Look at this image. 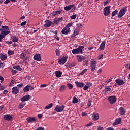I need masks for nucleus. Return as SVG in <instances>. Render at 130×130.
<instances>
[{
    "label": "nucleus",
    "mask_w": 130,
    "mask_h": 130,
    "mask_svg": "<svg viewBox=\"0 0 130 130\" xmlns=\"http://www.w3.org/2000/svg\"><path fill=\"white\" fill-rule=\"evenodd\" d=\"M53 106V103H50V104L47 105L45 107V109H49V108H51Z\"/></svg>",
    "instance_id": "obj_33"
},
{
    "label": "nucleus",
    "mask_w": 130,
    "mask_h": 130,
    "mask_svg": "<svg viewBox=\"0 0 130 130\" xmlns=\"http://www.w3.org/2000/svg\"><path fill=\"white\" fill-rule=\"evenodd\" d=\"M1 32L2 33V35H4L5 37L6 35H8V34H10V33H11V31L8 30H4Z\"/></svg>",
    "instance_id": "obj_30"
},
{
    "label": "nucleus",
    "mask_w": 130,
    "mask_h": 130,
    "mask_svg": "<svg viewBox=\"0 0 130 130\" xmlns=\"http://www.w3.org/2000/svg\"><path fill=\"white\" fill-rule=\"evenodd\" d=\"M105 93H108V92H110L111 91V88L109 87V86H106L105 87Z\"/></svg>",
    "instance_id": "obj_32"
},
{
    "label": "nucleus",
    "mask_w": 130,
    "mask_h": 130,
    "mask_svg": "<svg viewBox=\"0 0 130 130\" xmlns=\"http://www.w3.org/2000/svg\"><path fill=\"white\" fill-rule=\"evenodd\" d=\"M13 118H14V116L13 115L7 114L4 115V119L7 121H12Z\"/></svg>",
    "instance_id": "obj_4"
},
{
    "label": "nucleus",
    "mask_w": 130,
    "mask_h": 130,
    "mask_svg": "<svg viewBox=\"0 0 130 130\" xmlns=\"http://www.w3.org/2000/svg\"><path fill=\"white\" fill-rule=\"evenodd\" d=\"M73 26V23H69L66 25V27L68 29H70V27H72Z\"/></svg>",
    "instance_id": "obj_45"
},
{
    "label": "nucleus",
    "mask_w": 130,
    "mask_h": 130,
    "mask_svg": "<svg viewBox=\"0 0 130 130\" xmlns=\"http://www.w3.org/2000/svg\"><path fill=\"white\" fill-rule=\"evenodd\" d=\"M73 34L77 36L78 35V34H79V31L78 30V29H75L74 32H73Z\"/></svg>",
    "instance_id": "obj_48"
},
{
    "label": "nucleus",
    "mask_w": 130,
    "mask_h": 130,
    "mask_svg": "<svg viewBox=\"0 0 130 130\" xmlns=\"http://www.w3.org/2000/svg\"><path fill=\"white\" fill-rule=\"evenodd\" d=\"M89 64V61L85 60L83 62V66H88Z\"/></svg>",
    "instance_id": "obj_49"
},
{
    "label": "nucleus",
    "mask_w": 130,
    "mask_h": 130,
    "mask_svg": "<svg viewBox=\"0 0 130 130\" xmlns=\"http://www.w3.org/2000/svg\"><path fill=\"white\" fill-rule=\"evenodd\" d=\"M116 98L115 96H110L108 98V100L110 104H113V103H115L116 102Z\"/></svg>",
    "instance_id": "obj_7"
},
{
    "label": "nucleus",
    "mask_w": 130,
    "mask_h": 130,
    "mask_svg": "<svg viewBox=\"0 0 130 130\" xmlns=\"http://www.w3.org/2000/svg\"><path fill=\"white\" fill-rule=\"evenodd\" d=\"M55 52L57 56H59L60 55V51H59V50L56 49Z\"/></svg>",
    "instance_id": "obj_40"
},
{
    "label": "nucleus",
    "mask_w": 130,
    "mask_h": 130,
    "mask_svg": "<svg viewBox=\"0 0 130 130\" xmlns=\"http://www.w3.org/2000/svg\"><path fill=\"white\" fill-rule=\"evenodd\" d=\"M71 32V30L70 28H68V27H65L62 29L61 30V33L62 34H65V35H68V33H70Z\"/></svg>",
    "instance_id": "obj_13"
},
{
    "label": "nucleus",
    "mask_w": 130,
    "mask_h": 130,
    "mask_svg": "<svg viewBox=\"0 0 130 130\" xmlns=\"http://www.w3.org/2000/svg\"><path fill=\"white\" fill-rule=\"evenodd\" d=\"M88 71V69H85L84 70H83L80 73V75H84V74H85V73H87V71Z\"/></svg>",
    "instance_id": "obj_43"
},
{
    "label": "nucleus",
    "mask_w": 130,
    "mask_h": 130,
    "mask_svg": "<svg viewBox=\"0 0 130 130\" xmlns=\"http://www.w3.org/2000/svg\"><path fill=\"white\" fill-rule=\"evenodd\" d=\"M12 41L13 42H18V41H19V38H18L17 36H14L12 38Z\"/></svg>",
    "instance_id": "obj_28"
},
{
    "label": "nucleus",
    "mask_w": 130,
    "mask_h": 130,
    "mask_svg": "<svg viewBox=\"0 0 130 130\" xmlns=\"http://www.w3.org/2000/svg\"><path fill=\"white\" fill-rule=\"evenodd\" d=\"M76 26L77 28H82V26H83V25H82L81 23H79V24H77Z\"/></svg>",
    "instance_id": "obj_53"
},
{
    "label": "nucleus",
    "mask_w": 130,
    "mask_h": 130,
    "mask_svg": "<svg viewBox=\"0 0 130 130\" xmlns=\"http://www.w3.org/2000/svg\"><path fill=\"white\" fill-rule=\"evenodd\" d=\"M2 28H3V29H4V31H9V30H10V28H9V26H2Z\"/></svg>",
    "instance_id": "obj_39"
},
{
    "label": "nucleus",
    "mask_w": 130,
    "mask_h": 130,
    "mask_svg": "<svg viewBox=\"0 0 130 130\" xmlns=\"http://www.w3.org/2000/svg\"><path fill=\"white\" fill-rule=\"evenodd\" d=\"M64 105H62L59 106V105H56L54 110L57 112H61V111H63V109H64Z\"/></svg>",
    "instance_id": "obj_6"
},
{
    "label": "nucleus",
    "mask_w": 130,
    "mask_h": 130,
    "mask_svg": "<svg viewBox=\"0 0 130 130\" xmlns=\"http://www.w3.org/2000/svg\"><path fill=\"white\" fill-rule=\"evenodd\" d=\"M57 19H58V21L59 22V23H60V22H61V21H62V20H63V18L62 17H60Z\"/></svg>",
    "instance_id": "obj_57"
},
{
    "label": "nucleus",
    "mask_w": 130,
    "mask_h": 130,
    "mask_svg": "<svg viewBox=\"0 0 130 130\" xmlns=\"http://www.w3.org/2000/svg\"><path fill=\"white\" fill-rule=\"evenodd\" d=\"M82 116H86L87 115V113L86 112H82L81 113Z\"/></svg>",
    "instance_id": "obj_61"
},
{
    "label": "nucleus",
    "mask_w": 130,
    "mask_h": 130,
    "mask_svg": "<svg viewBox=\"0 0 130 130\" xmlns=\"http://www.w3.org/2000/svg\"><path fill=\"white\" fill-rule=\"evenodd\" d=\"M105 44H106L105 41L103 42L101 44V45L99 47V49H100V50H104V49L105 48Z\"/></svg>",
    "instance_id": "obj_23"
},
{
    "label": "nucleus",
    "mask_w": 130,
    "mask_h": 130,
    "mask_svg": "<svg viewBox=\"0 0 130 130\" xmlns=\"http://www.w3.org/2000/svg\"><path fill=\"white\" fill-rule=\"evenodd\" d=\"M5 38V36L2 34V32L0 34V42H2V39Z\"/></svg>",
    "instance_id": "obj_46"
},
{
    "label": "nucleus",
    "mask_w": 130,
    "mask_h": 130,
    "mask_svg": "<svg viewBox=\"0 0 130 130\" xmlns=\"http://www.w3.org/2000/svg\"><path fill=\"white\" fill-rule=\"evenodd\" d=\"M77 18V14H74L70 16L71 20H74Z\"/></svg>",
    "instance_id": "obj_44"
},
{
    "label": "nucleus",
    "mask_w": 130,
    "mask_h": 130,
    "mask_svg": "<svg viewBox=\"0 0 130 130\" xmlns=\"http://www.w3.org/2000/svg\"><path fill=\"white\" fill-rule=\"evenodd\" d=\"M67 87L69 89V90H72V89H73V88H74V86H73V84H72L71 83H68Z\"/></svg>",
    "instance_id": "obj_35"
},
{
    "label": "nucleus",
    "mask_w": 130,
    "mask_h": 130,
    "mask_svg": "<svg viewBox=\"0 0 130 130\" xmlns=\"http://www.w3.org/2000/svg\"><path fill=\"white\" fill-rule=\"evenodd\" d=\"M5 86H0V91H3L5 89Z\"/></svg>",
    "instance_id": "obj_59"
},
{
    "label": "nucleus",
    "mask_w": 130,
    "mask_h": 130,
    "mask_svg": "<svg viewBox=\"0 0 130 130\" xmlns=\"http://www.w3.org/2000/svg\"><path fill=\"white\" fill-rule=\"evenodd\" d=\"M118 13V10L117 9H116L114 11H113L112 12V17H114L116 15H117Z\"/></svg>",
    "instance_id": "obj_34"
},
{
    "label": "nucleus",
    "mask_w": 130,
    "mask_h": 130,
    "mask_svg": "<svg viewBox=\"0 0 130 130\" xmlns=\"http://www.w3.org/2000/svg\"><path fill=\"white\" fill-rule=\"evenodd\" d=\"M90 70L92 72H94L96 69H97V61L95 60H91L90 61Z\"/></svg>",
    "instance_id": "obj_2"
},
{
    "label": "nucleus",
    "mask_w": 130,
    "mask_h": 130,
    "mask_svg": "<svg viewBox=\"0 0 130 130\" xmlns=\"http://www.w3.org/2000/svg\"><path fill=\"white\" fill-rule=\"evenodd\" d=\"M26 24H27V21H23L21 23L20 26H25V25H26Z\"/></svg>",
    "instance_id": "obj_50"
},
{
    "label": "nucleus",
    "mask_w": 130,
    "mask_h": 130,
    "mask_svg": "<svg viewBox=\"0 0 130 130\" xmlns=\"http://www.w3.org/2000/svg\"><path fill=\"white\" fill-rule=\"evenodd\" d=\"M25 105H26V103L22 102L21 103L19 104V105H18V108L19 109H22V108H23V107H24Z\"/></svg>",
    "instance_id": "obj_25"
},
{
    "label": "nucleus",
    "mask_w": 130,
    "mask_h": 130,
    "mask_svg": "<svg viewBox=\"0 0 130 130\" xmlns=\"http://www.w3.org/2000/svg\"><path fill=\"white\" fill-rule=\"evenodd\" d=\"M7 55H4V54H1L0 58L1 60H6L7 59Z\"/></svg>",
    "instance_id": "obj_26"
},
{
    "label": "nucleus",
    "mask_w": 130,
    "mask_h": 130,
    "mask_svg": "<svg viewBox=\"0 0 130 130\" xmlns=\"http://www.w3.org/2000/svg\"><path fill=\"white\" fill-rule=\"evenodd\" d=\"M30 99H31V96H30V95L27 94L23 96L21 99V101H22V102H25V101H28V100H30Z\"/></svg>",
    "instance_id": "obj_10"
},
{
    "label": "nucleus",
    "mask_w": 130,
    "mask_h": 130,
    "mask_svg": "<svg viewBox=\"0 0 130 130\" xmlns=\"http://www.w3.org/2000/svg\"><path fill=\"white\" fill-rule=\"evenodd\" d=\"M86 86H87L88 87V88H90L91 87H92V86H93V84L92 83L88 82L86 84Z\"/></svg>",
    "instance_id": "obj_47"
},
{
    "label": "nucleus",
    "mask_w": 130,
    "mask_h": 130,
    "mask_svg": "<svg viewBox=\"0 0 130 130\" xmlns=\"http://www.w3.org/2000/svg\"><path fill=\"white\" fill-rule=\"evenodd\" d=\"M106 130H114V128L112 127H109L107 128Z\"/></svg>",
    "instance_id": "obj_62"
},
{
    "label": "nucleus",
    "mask_w": 130,
    "mask_h": 130,
    "mask_svg": "<svg viewBox=\"0 0 130 130\" xmlns=\"http://www.w3.org/2000/svg\"><path fill=\"white\" fill-rule=\"evenodd\" d=\"M20 58H22V59H24L25 57H26V54L24 53H22L20 55Z\"/></svg>",
    "instance_id": "obj_38"
},
{
    "label": "nucleus",
    "mask_w": 130,
    "mask_h": 130,
    "mask_svg": "<svg viewBox=\"0 0 130 130\" xmlns=\"http://www.w3.org/2000/svg\"><path fill=\"white\" fill-rule=\"evenodd\" d=\"M115 82L119 86H122L124 84V82L121 79H116Z\"/></svg>",
    "instance_id": "obj_19"
},
{
    "label": "nucleus",
    "mask_w": 130,
    "mask_h": 130,
    "mask_svg": "<svg viewBox=\"0 0 130 130\" xmlns=\"http://www.w3.org/2000/svg\"><path fill=\"white\" fill-rule=\"evenodd\" d=\"M103 14L104 16H108L110 14V6H107L104 8Z\"/></svg>",
    "instance_id": "obj_5"
},
{
    "label": "nucleus",
    "mask_w": 130,
    "mask_h": 130,
    "mask_svg": "<svg viewBox=\"0 0 130 130\" xmlns=\"http://www.w3.org/2000/svg\"><path fill=\"white\" fill-rule=\"evenodd\" d=\"M55 75L57 78H60L61 75H62V72L59 71H56L55 72Z\"/></svg>",
    "instance_id": "obj_22"
},
{
    "label": "nucleus",
    "mask_w": 130,
    "mask_h": 130,
    "mask_svg": "<svg viewBox=\"0 0 130 130\" xmlns=\"http://www.w3.org/2000/svg\"><path fill=\"white\" fill-rule=\"evenodd\" d=\"M11 2V0H6L4 2V4H9Z\"/></svg>",
    "instance_id": "obj_64"
},
{
    "label": "nucleus",
    "mask_w": 130,
    "mask_h": 130,
    "mask_svg": "<svg viewBox=\"0 0 130 130\" xmlns=\"http://www.w3.org/2000/svg\"><path fill=\"white\" fill-rule=\"evenodd\" d=\"M125 13H126V8L124 7L120 10L118 15V18H122V17H123V16L125 15Z\"/></svg>",
    "instance_id": "obj_3"
},
{
    "label": "nucleus",
    "mask_w": 130,
    "mask_h": 130,
    "mask_svg": "<svg viewBox=\"0 0 130 130\" xmlns=\"http://www.w3.org/2000/svg\"><path fill=\"white\" fill-rule=\"evenodd\" d=\"M53 23L54 24V25L55 26V25H57V24H58V23L59 22L58 21V20L56 18L54 19Z\"/></svg>",
    "instance_id": "obj_41"
},
{
    "label": "nucleus",
    "mask_w": 130,
    "mask_h": 130,
    "mask_svg": "<svg viewBox=\"0 0 130 130\" xmlns=\"http://www.w3.org/2000/svg\"><path fill=\"white\" fill-rule=\"evenodd\" d=\"M107 83H110V82H112V78L107 80Z\"/></svg>",
    "instance_id": "obj_63"
},
{
    "label": "nucleus",
    "mask_w": 130,
    "mask_h": 130,
    "mask_svg": "<svg viewBox=\"0 0 130 130\" xmlns=\"http://www.w3.org/2000/svg\"><path fill=\"white\" fill-rule=\"evenodd\" d=\"M23 86V83H20V84L17 85L18 88H22Z\"/></svg>",
    "instance_id": "obj_56"
},
{
    "label": "nucleus",
    "mask_w": 130,
    "mask_h": 130,
    "mask_svg": "<svg viewBox=\"0 0 130 130\" xmlns=\"http://www.w3.org/2000/svg\"><path fill=\"white\" fill-rule=\"evenodd\" d=\"M121 122V118H119L118 119H116L115 121V122L113 123V125H117V124H120V123Z\"/></svg>",
    "instance_id": "obj_20"
},
{
    "label": "nucleus",
    "mask_w": 130,
    "mask_h": 130,
    "mask_svg": "<svg viewBox=\"0 0 130 130\" xmlns=\"http://www.w3.org/2000/svg\"><path fill=\"white\" fill-rule=\"evenodd\" d=\"M31 87V85H27L26 86H25L24 89H23V91L26 92H29L30 90V87Z\"/></svg>",
    "instance_id": "obj_24"
},
{
    "label": "nucleus",
    "mask_w": 130,
    "mask_h": 130,
    "mask_svg": "<svg viewBox=\"0 0 130 130\" xmlns=\"http://www.w3.org/2000/svg\"><path fill=\"white\" fill-rule=\"evenodd\" d=\"M89 89V87L87 86V85H86L84 87H83V90L84 91H87Z\"/></svg>",
    "instance_id": "obj_51"
},
{
    "label": "nucleus",
    "mask_w": 130,
    "mask_h": 130,
    "mask_svg": "<svg viewBox=\"0 0 130 130\" xmlns=\"http://www.w3.org/2000/svg\"><path fill=\"white\" fill-rule=\"evenodd\" d=\"M26 120H27L28 122H29V123L35 122V121H36V118L28 117L26 119Z\"/></svg>",
    "instance_id": "obj_21"
},
{
    "label": "nucleus",
    "mask_w": 130,
    "mask_h": 130,
    "mask_svg": "<svg viewBox=\"0 0 130 130\" xmlns=\"http://www.w3.org/2000/svg\"><path fill=\"white\" fill-rule=\"evenodd\" d=\"M51 25H52V22L50 20H46L45 21L44 27H46V28H49Z\"/></svg>",
    "instance_id": "obj_12"
},
{
    "label": "nucleus",
    "mask_w": 130,
    "mask_h": 130,
    "mask_svg": "<svg viewBox=\"0 0 130 130\" xmlns=\"http://www.w3.org/2000/svg\"><path fill=\"white\" fill-rule=\"evenodd\" d=\"M72 102L73 103H74V104L78 103V99H77L76 96H74Z\"/></svg>",
    "instance_id": "obj_37"
},
{
    "label": "nucleus",
    "mask_w": 130,
    "mask_h": 130,
    "mask_svg": "<svg viewBox=\"0 0 130 130\" xmlns=\"http://www.w3.org/2000/svg\"><path fill=\"white\" fill-rule=\"evenodd\" d=\"M66 89H67V86H66L64 85H63L60 87L59 91L64 92V91H66Z\"/></svg>",
    "instance_id": "obj_27"
},
{
    "label": "nucleus",
    "mask_w": 130,
    "mask_h": 130,
    "mask_svg": "<svg viewBox=\"0 0 130 130\" xmlns=\"http://www.w3.org/2000/svg\"><path fill=\"white\" fill-rule=\"evenodd\" d=\"M68 59V56H65L61 59H60L58 61V63H59V64H64L66 63V62H67V60Z\"/></svg>",
    "instance_id": "obj_8"
},
{
    "label": "nucleus",
    "mask_w": 130,
    "mask_h": 130,
    "mask_svg": "<svg viewBox=\"0 0 130 130\" xmlns=\"http://www.w3.org/2000/svg\"><path fill=\"white\" fill-rule=\"evenodd\" d=\"M13 68L15 70H18V71H21L22 70V68H21V66H20V65L14 66H13Z\"/></svg>",
    "instance_id": "obj_31"
},
{
    "label": "nucleus",
    "mask_w": 130,
    "mask_h": 130,
    "mask_svg": "<svg viewBox=\"0 0 130 130\" xmlns=\"http://www.w3.org/2000/svg\"><path fill=\"white\" fill-rule=\"evenodd\" d=\"M36 130H45V129L44 128V127H39Z\"/></svg>",
    "instance_id": "obj_54"
},
{
    "label": "nucleus",
    "mask_w": 130,
    "mask_h": 130,
    "mask_svg": "<svg viewBox=\"0 0 130 130\" xmlns=\"http://www.w3.org/2000/svg\"><path fill=\"white\" fill-rule=\"evenodd\" d=\"M85 56L82 55H77V59L79 62H82L83 60H85Z\"/></svg>",
    "instance_id": "obj_14"
},
{
    "label": "nucleus",
    "mask_w": 130,
    "mask_h": 130,
    "mask_svg": "<svg viewBox=\"0 0 130 130\" xmlns=\"http://www.w3.org/2000/svg\"><path fill=\"white\" fill-rule=\"evenodd\" d=\"M97 130H104V128L103 127H101L100 126L98 127V129Z\"/></svg>",
    "instance_id": "obj_58"
},
{
    "label": "nucleus",
    "mask_w": 130,
    "mask_h": 130,
    "mask_svg": "<svg viewBox=\"0 0 130 130\" xmlns=\"http://www.w3.org/2000/svg\"><path fill=\"white\" fill-rule=\"evenodd\" d=\"M92 124H93V123L90 122L89 123L86 124V126H87L88 127L89 126H91L92 125Z\"/></svg>",
    "instance_id": "obj_60"
},
{
    "label": "nucleus",
    "mask_w": 130,
    "mask_h": 130,
    "mask_svg": "<svg viewBox=\"0 0 130 130\" xmlns=\"http://www.w3.org/2000/svg\"><path fill=\"white\" fill-rule=\"evenodd\" d=\"M14 53L15 52H14V51L11 50H9L8 52V54H9V55H13Z\"/></svg>",
    "instance_id": "obj_42"
},
{
    "label": "nucleus",
    "mask_w": 130,
    "mask_h": 130,
    "mask_svg": "<svg viewBox=\"0 0 130 130\" xmlns=\"http://www.w3.org/2000/svg\"><path fill=\"white\" fill-rule=\"evenodd\" d=\"M72 9H76L75 5L72 4L64 7V10H65V11H70V10H72Z\"/></svg>",
    "instance_id": "obj_11"
},
{
    "label": "nucleus",
    "mask_w": 130,
    "mask_h": 130,
    "mask_svg": "<svg viewBox=\"0 0 130 130\" xmlns=\"http://www.w3.org/2000/svg\"><path fill=\"white\" fill-rule=\"evenodd\" d=\"M92 104V99H89L87 102V106L88 107H90L91 106V104Z\"/></svg>",
    "instance_id": "obj_36"
},
{
    "label": "nucleus",
    "mask_w": 130,
    "mask_h": 130,
    "mask_svg": "<svg viewBox=\"0 0 130 130\" xmlns=\"http://www.w3.org/2000/svg\"><path fill=\"white\" fill-rule=\"evenodd\" d=\"M93 120L96 121L99 119V114L98 113H93L92 116Z\"/></svg>",
    "instance_id": "obj_18"
},
{
    "label": "nucleus",
    "mask_w": 130,
    "mask_h": 130,
    "mask_svg": "<svg viewBox=\"0 0 130 130\" xmlns=\"http://www.w3.org/2000/svg\"><path fill=\"white\" fill-rule=\"evenodd\" d=\"M60 13H61V11L60 10H58L57 11H53L52 13V16H55V15H59V14H60Z\"/></svg>",
    "instance_id": "obj_29"
},
{
    "label": "nucleus",
    "mask_w": 130,
    "mask_h": 130,
    "mask_svg": "<svg viewBox=\"0 0 130 130\" xmlns=\"http://www.w3.org/2000/svg\"><path fill=\"white\" fill-rule=\"evenodd\" d=\"M0 80H1V83H3L4 81L5 80V79H4V77L2 76H0Z\"/></svg>",
    "instance_id": "obj_52"
},
{
    "label": "nucleus",
    "mask_w": 130,
    "mask_h": 130,
    "mask_svg": "<svg viewBox=\"0 0 130 130\" xmlns=\"http://www.w3.org/2000/svg\"><path fill=\"white\" fill-rule=\"evenodd\" d=\"M20 92V89L18 88L17 86H15L12 89V93L14 95H17L18 93Z\"/></svg>",
    "instance_id": "obj_9"
},
{
    "label": "nucleus",
    "mask_w": 130,
    "mask_h": 130,
    "mask_svg": "<svg viewBox=\"0 0 130 130\" xmlns=\"http://www.w3.org/2000/svg\"><path fill=\"white\" fill-rule=\"evenodd\" d=\"M11 72L13 75H15V74H17V71L15 70H12Z\"/></svg>",
    "instance_id": "obj_55"
},
{
    "label": "nucleus",
    "mask_w": 130,
    "mask_h": 130,
    "mask_svg": "<svg viewBox=\"0 0 130 130\" xmlns=\"http://www.w3.org/2000/svg\"><path fill=\"white\" fill-rule=\"evenodd\" d=\"M85 48L84 46H80L76 49H74L72 52L73 54H80L83 53V50Z\"/></svg>",
    "instance_id": "obj_1"
},
{
    "label": "nucleus",
    "mask_w": 130,
    "mask_h": 130,
    "mask_svg": "<svg viewBox=\"0 0 130 130\" xmlns=\"http://www.w3.org/2000/svg\"><path fill=\"white\" fill-rule=\"evenodd\" d=\"M75 84L77 88H83L84 86H85L84 82H79L77 81L75 82Z\"/></svg>",
    "instance_id": "obj_17"
},
{
    "label": "nucleus",
    "mask_w": 130,
    "mask_h": 130,
    "mask_svg": "<svg viewBox=\"0 0 130 130\" xmlns=\"http://www.w3.org/2000/svg\"><path fill=\"white\" fill-rule=\"evenodd\" d=\"M119 111L120 112V115H125V112H126V111L123 107H121L119 109Z\"/></svg>",
    "instance_id": "obj_15"
},
{
    "label": "nucleus",
    "mask_w": 130,
    "mask_h": 130,
    "mask_svg": "<svg viewBox=\"0 0 130 130\" xmlns=\"http://www.w3.org/2000/svg\"><path fill=\"white\" fill-rule=\"evenodd\" d=\"M34 59L37 61H41V56L39 54H36L34 56Z\"/></svg>",
    "instance_id": "obj_16"
}]
</instances>
